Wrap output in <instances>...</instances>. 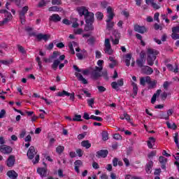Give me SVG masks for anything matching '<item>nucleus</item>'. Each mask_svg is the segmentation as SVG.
Here are the masks:
<instances>
[{"instance_id": "19", "label": "nucleus", "mask_w": 179, "mask_h": 179, "mask_svg": "<svg viewBox=\"0 0 179 179\" xmlns=\"http://www.w3.org/2000/svg\"><path fill=\"white\" fill-rule=\"evenodd\" d=\"M74 164H75V166H74L75 171H76V173L79 174V173H80V171L79 170V167H82V166H83V162H82L81 160L78 159L75 161Z\"/></svg>"}, {"instance_id": "23", "label": "nucleus", "mask_w": 179, "mask_h": 179, "mask_svg": "<svg viewBox=\"0 0 179 179\" xmlns=\"http://www.w3.org/2000/svg\"><path fill=\"white\" fill-rule=\"evenodd\" d=\"M153 167V161L148 162L145 165V171L148 174L152 173V168Z\"/></svg>"}, {"instance_id": "48", "label": "nucleus", "mask_w": 179, "mask_h": 179, "mask_svg": "<svg viewBox=\"0 0 179 179\" xmlns=\"http://www.w3.org/2000/svg\"><path fill=\"white\" fill-rule=\"evenodd\" d=\"M52 5H62V0H52Z\"/></svg>"}, {"instance_id": "2", "label": "nucleus", "mask_w": 179, "mask_h": 179, "mask_svg": "<svg viewBox=\"0 0 179 179\" xmlns=\"http://www.w3.org/2000/svg\"><path fill=\"white\" fill-rule=\"evenodd\" d=\"M104 61L99 60L97 62V65L99 66H95V69L92 70L91 73V78L93 80H99V78H101V71H103V64Z\"/></svg>"}, {"instance_id": "8", "label": "nucleus", "mask_w": 179, "mask_h": 179, "mask_svg": "<svg viewBox=\"0 0 179 179\" xmlns=\"http://www.w3.org/2000/svg\"><path fill=\"white\" fill-rule=\"evenodd\" d=\"M105 48L104 52L105 54H108V55H113V50L111 48V43H110V39L106 38L105 39Z\"/></svg>"}, {"instance_id": "15", "label": "nucleus", "mask_w": 179, "mask_h": 179, "mask_svg": "<svg viewBox=\"0 0 179 179\" xmlns=\"http://www.w3.org/2000/svg\"><path fill=\"white\" fill-rule=\"evenodd\" d=\"M15 163H16V159H15L13 155H10L6 160V166L8 167H13Z\"/></svg>"}, {"instance_id": "39", "label": "nucleus", "mask_w": 179, "mask_h": 179, "mask_svg": "<svg viewBox=\"0 0 179 179\" xmlns=\"http://www.w3.org/2000/svg\"><path fill=\"white\" fill-rule=\"evenodd\" d=\"M159 118H162L163 120H170V117L167 115L166 113H162L159 115Z\"/></svg>"}, {"instance_id": "31", "label": "nucleus", "mask_w": 179, "mask_h": 179, "mask_svg": "<svg viewBox=\"0 0 179 179\" xmlns=\"http://www.w3.org/2000/svg\"><path fill=\"white\" fill-rule=\"evenodd\" d=\"M131 85L133 86V94L134 96H136V94H138V90H139L138 85H136L135 83H132Z\"/></svg>"}, {"instance_id": "47", "label": "nucleus", "mask_w": 179, "mask_h": 179, "mask_svg": "<svg viewBox=\"0 0 179 179\" xmlns=\"http://www.w3.org/2000/svg\"><path fill=\"white\" fill-rule=\"evenodd\" d=\"M87 43L90 45H93L94 44V37L92 36L89 39H87Z\"/></svg>"}, {"instance_id": "55", "label": "nucleus", "mask_w": 179, "mask_h": 179, "mask_svg": "<svg viewBox=\"0 0 179 179\" xmlns=\"http://www.w3.org/2000/svg\"><path fill=\"white\" fill-rule=\"evenodd\" d=\"M5 115H6V110H5V109H2L0 111V119L3 118V117H5Z\"/></svg>"}, {"instance_id": "16", "label": "nucleus", "mask_w": 179, "mask_h": 179, "mask_svg": "<svg viewBox=\"0 0 179 179\" xmlns=\"http://www.w3.org/2000/svg\"><path fill=\"white\" fill-rule=\"evenodd\" d=\"M134 31H137V33H140V34H143L144 33H146V27L136 24L134 25Z\"/></svg>"}, {"instance_id": "53", "label": "nucleus", "mask_w": 179, "mask_h": 179, "mask_svg": "<svg viewBox=\"0 0 179 179\" xmlns=\"http://www.w3.org/2000/svg\"><path fill=\"white\" fill-rule=\"evenodd\" d=\"M87 103L90 107H93V104H94V99H87Z\"/></svg>"}, {"instance_id": "25", "label": "nucleus", "mask_w": 179, "mask_h": 179, "mask_svg": "<svg viewBox=\"0 0 179 179\" xmlns=\"http://www.w3.org/2000/svg\"><path fill=\"white\" fill-rule=\"evenodd\" d=\"M37 173L41 176V177L47 176V169L45 168H38Z\"/></svg>"}, {"instance_id": "57", "label": "nucleus", "mask_w": 179, "mask_h": 179, "mask_svg": "<svg viewBox=\"0 0 179 179\" xmlns=\"http://www.w3.org/2000/svg\"><path fill=\"white\" fill-rule=\"evenodd\" d=\"M154 156H156V151H151L150 153L148 154V159H152Z\"/></svg>"}, {"instance_id": "45", "label": "nucleus", "mask_w": 179, "mask_h": 179, "mask_svg": "<svg viewBox=\"0 0 179 179\" xmlns=\"http://www.w3.org/2000/svg\"><path fill=\"white\" fill-rule=\"evenodd\" d=\"M59 55H61V52L58 51H54L52 55L51 56V58L54 59L55 58H57Z\"/></svg>"}, {"instance_id": "18", "label": "nucleus", "mask_w": 179, "mask_h": 179, "mask_svg": "<svg viewBox=\"0 0 179 179\" xmlns=\"http://www.w3.org/2000/svg\"><path fill=\"white\" fill-rule=\"evenodd\" d=\"M108 155V150H101L96 152V157L100 158L103 157V159L107 157Z\"/></svg>"}, {"instance_id": "6", "label": "nucleus", "mask_w": 179, "mask_h": 179, "mask_svg": "<svg viewBox=\"0 0 179 179\" xmlns=\"http://www.w3.org/2000/svg\"><path fill=\"white\" fill-rule=\"evenodd\" d=\"M29 10V6H25L22 8V10L19 12L20 19L21 20L22 24H24L26 23V14Z\"/></svg>"}, {"instance_id": "1", "label": "nucleus", "mask_w": 179, "mask_h": 179, "mask_svg": "<svg viewBox=\"0 0 179 179\" xmlns=\"http://www.w3.org/2000/svg\"><path fill=\"white\" fill-rule=\"evenodd\" d=\"M77 10L80 16H84L87 24H90V26H85V31H90V30H93V27L92 24L94 23V13L89 12V10H87V8H86L85 6L79 7L77 8Z\"/></svg>"}, {"instance_id": "62", "label": "nucleus", "mask_w": 179, "mask_h": 179, "mask_svg": "<svg viewBox=\"0 0 179 179\" xmlns=\"http://www.w3.org/2000/svg\"><path fill=\"white\" fill-rule=\"evenodd\" d=\"M161 99L162 100H166L167 99V92H164L162 94H161Z\"/></svg>"}, {"instance_id": "58", "label": "nucleus", "mask_w": 179, "mask_h": 179, "mask_svg": "<svg viewBox=\"0 0 179 179\" xmlns=\"http://www.w3.org/2000/svg\"><path fill=\"white\" fill-rule=\"evenodd\" d=\"M154 29H155V30H162L163 29V27H162V26H160L159 24L155 23L154 24Z\"/></svg>"}, {"instance_id": "54", "label": "nucleus", "mask_w": 179, "mask_h": 179, "mask_svg": "<svg viewBox=\"0 0 179 179\" xmlns=\"http://www.w3.org/2000/svg\"><path fill=\"white\" fill-rule=\"evenodd\" d=\"M173 40H178L179 39V34L177 33H173L171 35Z\"/></svg>"}, {"instance_id": "40", "label": "nucleus", "mask_w": 179, "mask_h": 179, "mask_svg": "<svg viewBox=\"0 0 179 179\" xmlns=\"http://www.w3.org/2000/svg\"><path fill=\"white\" fill-rule=\"evenodd\" d=\"M159 163H161V164H166V163H167V158H166L163 156H160L159 157Z\"/></svg>"}, {"instance_id": "49", "label": "nucleus", "mask_w": 179, "mask_h": 179, "mask_svg": "<svg viewBox=\"0 0 179 179\" xmlns=\"http://www.w3.org/2000/svg\"><path fill=\"white\" fill-rule=\"evenodd\" d=\"M151 5L154 9H160V6L157 3H155V0L151 1Z\"/></svg>"}, {"instance_id": "46", "label": "nucleus", "mask_w": 179, "mask_h": 179, "mask_svg": "<svg viewBox=\"0 0 179 179\" xmlns=\"http://www.w3.org/2000/svg\"><path fill=\"white\" fill-rule=\"evenodd\" d=\"M47 5V1H45V0H41L38 3V6L39 8H43V6H46Z\"/></svg>"}, {"instance_id": "50", "label": "nucleus", "mask_w": 179, "mask_h": 179, "mask_svg": "<svg viewBox=\"0 0 179 179\" xmlns=\"http://www.w3.org/2000/svg\"><path fill=\"white\" fill-rule=\"evenodd\" d=\"M113 138L116 141H121V139H122V136H121L120 134H115L113 135Z\"/></svg>"}, {"instance_id": "5", "label": "nucleus", "mask_w": 179, "mask_h": 179, "mask_svg": "<svg viewBox=\"0 0 179 179\" xmlns=\"http://www.w3.org/2000/svg\"><path fill=\"white\" fill-rule=\"evenodd\" d=\"M0 13L4 14L5 16V18L3 20V21H0V26H3V24L9 23V22H10V20H12V19L13 18V16H12V13L5 9L0 10Z\"/></svg>"}, {"instance_id": "21", "label": "nucleus", "mask_w": 179, "mask_h": 179, "mask_svg": "<svg viewBox=\"0 0 179 179\" xmlns=\"http://www.w3.org/2000/svg\"><path fill=\"white\" fill-rule=\"evenodd\" d=\"M156 143V138L154 137H150L149 140L147 141V145L149 149H153V146Z\"/></svg>"}, {"instance_id": "17", "label": "nucleus", "mask_w": 179, "mask_h": 179, "mask_svg": "<svg viewBox=\"0 0 179 179\" xmlns=\"http://www.w3.org/2000/svg\"><path fill=\"white\" fill-rule=\"evenodd\" d=\"M49 22H53L54 23H58L61 22V16L58 14H52L49 17Z\"/></svg>"}, {"instance_id": "34", "label": "nucleus", "mask_w": 179, "mask_h": 179, "mask_svg": "<svg viewBox=\"0 0 179 179\" xmlns=\"http://www.w3.org/2000/svg\"><path fill=\"white\" fill-rule=\"evenodd\" d=\"M113 27H114V22H111V21L108 22V20H106V29L111 30Z\"/></svg>"}, {"instance_id": "42", "label": "nucleus", "mask_w": 179, "mask_h": 179, "mask_svg": "<svg viewBox=\"0 0 179 179\" xmlns=\"http://www.w3.org/2000/svg\"><path fill=\"white\" fill-rule=\"evenodd\" d=\"M73 121H74V122L82 121V115H75L74 117L73 118Z\"/></svg>"}, {"instance_id": "26", "label": "nucleus", "mask_w": 179, "mask_h": 179, "mask_svg": "<svg viewBox=\"0 0 179 179\" xmlns=\"http://www.w3.org/2000/svg\"><path fill=\"white\" fill-rule=\"evenodd\" d=\"M49 12H62L64 10V8L62 7H58L57 6H53L52 7H50L48 8Z\"/></svg>"}, {"instance_id": "9", "label": "nucleus", "mask_w": 179, "mask_h": 179, "mask_svg": "<svg viewBox=\"0 0 179 179\" xmlns=\"http://www.w3.org/2000/svg\"><path fill=\"white\" fill-rule=\"evenodd\" d=\"M110 86L112 89H114L116 92H119L120 87L124 86V79L121 78L118 80L117 82H112Z\"/></svg>"}, {"instance_id": "52", "label": "nucleus", "mask_w": 179, "mask_h": 179, "mask_svg": "<svg viewBox=\"0 0 179 179\" xmlns=\"http://www.w3.org/2000/svg\"><path fill=\"white\" fill-rule=\"evenodd\" d=\"M160 16V13H156L154 15V20H157L158 23H160V20H159V17Z\"/></svg>"}, {"instance_id": "14", "label": "nucleus", "mask_w": 179, "mask_h": 179, "mask_svg": "<svg viewBox=\"0 0 179 179\" xmlns=\"http://www.w3.org/2000/svg\"><path fill=\"white\" fill-rule=\"evenodd\" d=\"M141 73L144 75H152L153 73V69L149 66H144L141 68Z\"/></svg>"}, {"instance_id": "38", "label": "nucleus", "mask_w": 179, "mask_h": 179, "mask_svg": "<svg viewBox=\"0 0 179 179\" xmlns=\"http://www.w3.org/2000/svg\"><path fill=\"white\" fill-rule=\"evenodd\" d=\"M102 139L103 141H108V132L106 131L102 132Z\"/></svg>"}, {"instance_id": "51", "label": "nucleus", "mask_w": 179, "mask_h": 179, "mask_svg": "<svg viewBox=\"0 0 179 179\" xmlns=\"http://www.w3.org/2000/svg\"><path fill=\"white\" fill-rule=\"evenodd\" d=\"M97 89H98L99 93H103V92H106V90H107V89H106V87H104L103 86H98Z\"/></svg>"}, {"instance_id": "7", "label": "nucleus", "mask_w": 179, "mask_h": 179, "mask_svg": "<svg viewBox=\"0 0 179 179\" xmlns=\"http://www.w3.org/2000/svg\"><path fill=\"white\" fill-rule=\"evenodd\" d=\"M57 96L59 97H64L66 96V97H70L69 100H71V101H75V92L69 93L65 90H63L62 92H59L57 93Z\"/></svg>"}, {"instance_id": "11", "label": "nucleus", "mask_w": 179, "mask_h": 179, "mask_svg": "<svg viewBox=\"0 0 179 179\" xmlns=\"http://www.w3.org/2000/svg\"><path fill=\"white\" fill-rule=\"evenodd\" d=\"M12 150H13L12 147L9 145H0V152L3 153V155H10V153H12Z\"/></svg>"}, {"instance_id": "35", "label": "nucleus", "mask_w": 179, "mask_h": 179, "mask_svg": "<svg viewBox=\"0 0 179 179\" xmlns=\"http://www.w3.org/2000/svg\"><path fill=\"white\" fill-rule=\"evenodd\" d=\"M64 150H65V147H64L62 145H59L56 148V152L59 155H61V153H62V152H64Z\"/></svg>"}, {"instance_id": "20", "label": "nucleus", "mask_w": 179, "mask_h": 179, "mask_svg": "<svg viewBox=\"0 0 179 179\" xmlns=\"http://www.w3.org/2000/svg\"><path fill=\"white\" fill-rule=\"evenodd\" d=\"M75 76L78 78V80L81 82L83 85H87V80L83 78V76L80 74V73H75Z\"/></svg>"}, {"instance_id": "24", "label": "nucleus", "mask_w": 179, "mask_h": 179, "mask_svg": "<svg viewBox=\"0 0 179 179\" xmlns=\"http://www.w3.org/2000/svg\"><path fill=\"white\" fill-rule=\"evenodd\" d=\"M124 62L126 64V66H129L131 65V59H132V54L128 53L125 56Z\"/></svg>"}, {"instance_id": "41", "label": "nucleus", "mask_w": 179, "mask_h": 179, "mask_svg": "<svg viewBox=\"0 0 179 179\" xmlns=\"http://www.w3.org/2000/svg\"><path fill=\"white\" fill-rule=\"evenodd\" d=\"M174 142L177 146V148H179V143H178V133H175V136L173 137Z\"/></svg>"}, {"instance_id": "13", "label": "nucleus", "mask_w": 179, "mask_h": 179, "mask_svg": "<svg viewBox=\"0 0 179 179\" xmlns=\"http://www.w3.org/2000/svg\"><path fill=\"white\" fill-rule=\"evenodd\" d=\"M114 16H115V14H114V10H113V8H111V6H108L107 8L108 22H111L114 19Z\"/></svg>"}, {"instance_id": "4", "label": "nucleus", "mask_w": 179, "mask_h": 179, "mask_svg": "<svg viewBox=\"0 0 179 179\" xmlns=\"http://www.w3.org/2000/svg\"><path fill=\"white\" fill-rule=\"evenodd\" d=\"M159 54V52L155 49L148 48L147 50V62L150 66H153L155 61L156 60V55Z\"/></svg>"}, {"instance_id": "60", "label": "nucleus", "mask_w": 179, "mask_h": 179, "mask_svg": "<svg viewBox=\"0 0 179 179\" xmlns=\"http://www.w3.org/2000/svg\"><path fill=\"white\" fill-rule=\"evenodd\" d=\"M83 33V29H78L74 30V34H82Z\"/></svg>"}, {"instance_id": "61", "label": "nucleus", "mask_w": 179, "mask_h": 179, "mask_svg": "<svg viewBox=\"0 0 179 179\" xmlns=\"http://www.w3.org/2000/svg\"><path fill=\"white\" fill-rule=\"evenodd\" d=\"M172 32L173 33H179V25L176 27H172Z\"/></svg>"}, {"instance_id": "64", "label": "nucleus", "mask_w": 179, "mask_h": 179, "mask_svg": "<svg viewBox=\"0 0 179 179\" xmlns=\"http://www.w3.org/2000/svg\"><path fill=\"white\" fill-rule=\"evenodd\" d=\"M86 135H87L86 132H84V133H83L81 134H79L78 136V139H80H80H83L85 138V136H86Z\"/></svg>"}, {"instance_id": "44", "label": "nucleus", "mask_w": 179, "mask_h": 179, "mask_svg": "<svg viewBox=\"0 0 179 179\" xmlns=\"http://www.w3.org/2000/svg\"><path fill=\"white\" fill-rule=\"evenodd\" d=\"M1 64H3V65H10L13 62L12 59L10 60H1Z\"/></svg>"}, {"instance_id": "56", "label": "nucleus", "mask_w": 179, "mask_h": 179, "mask_svg": "<svg viewBox=\"0 0 179 179\" xmlns=\"http://www.w3.org/2000/svg\"><path fill=\"white\" fill-rule=\"evenodd\" d=\"M123 162H124L126 167H129L130 163H129V159H128V158H124Z\"/></svg>"}, {"instance_id": "10", "label": "nucleus", "mask_w": 179, "mask_h": 179, "mask_svg": "<svg viewBox=\"0 0 179 179\" xmlns=\"http://www.w3.org/2000/svg\"><path fill=\"white\" fill-rule=\"evenodd\" d=\"M64 59H65V55H60L59 59H55L51 66L52 69L57 71L58 69V65H59L61 61H64Z\"/></svg>"}, {"instance_id": "43", "label": "nucleus", "mask_w": 179, "mask_h": 179, "mask_svg": "<svg viewBox=\"0 0 179 179\" xmlns=\"http://www.w3.org/2000/svg\"><path fill=\"white\" fill-rule=\"evenodd\" d=\"M91 120H94V121H99L100 122H101V121H103V117H100L94 116V115H92Z\"/></svg>"}, {"instance_id": "36", "label": "nucleus", "mask_w": 179, "mask_h": 179, "mask_svg": "<svg viewBox=\"0 0 179 179\" xmlns=\"http://www.w3.org/2000/svg\"><path fill=\"white\" fill-rule=\"evenodd\" d=\"M148 84L150 85V87H151V89H153V88L156 87L157 81H156V80L152 81V80L150 79V83H148Z\"/></svg>"}, {"instance_id": "32", "label": "nucleus", "mask_w": 179, "mask_h": 179, "mask_svg": "<svg viewBox=\"0 0 179 179\" xmlns=\"http://www.w3.org/2000/svg\"><path fill=\"white\" fill-rule=\"evenodd\" d=\"M95 16L97 20H99V22H101V20H103V18L104 17V15H103V13L100 11L96 12Z\"/></svg>"}, {"instance_id": "63", "label": "nucleus", "mask_w": 179, "mask_h": 179, "mask_svg": "<svg viewBox=\"0 0 179 179\" xmlns=\"http://www.w3.org/2000/svg\"><path fill=\"white\" fill-rule=\"evenodd\" d=\"M31 141V136H30V134L27 135L25 138H24V142H28L30 143V141Z\"/></svg>"}, {"instance_id": "30", "label": "nucleus", "mask_w": 179, "mask_h": 179, "mask_svg": "<svg viewBox=\"0 0 179 179\" xmlns=\"http://www.w3.org/2000/svg\"><path fill=\"white\" fill-rule=\"evenodd\" d=\"M73 45H76V42L73 41L72 43H69V48L70 49V52L74 55L75 50L73 49Z\"/></svg>"}, {"instance_id": "59", "label": "nucleus", "mask_w": 179, "mask_h": 179, "mask_svg": "<svg viewBox=\"0 0 179 179\" xmlns=\"http://www.w3.org/2000/svg\"><path fill=\"white\" fill-rule=\"evenodd\" d=\"M124 179H142V178H139V177H136V176H131L130 175H127L126 176H125V178Z\"/></svg>"}, {"instance_id": "3", "label": "nucleus", "mask_w": 179, "mask_h": 179, "mask_svg": "<svg viewBox=\"0 0 179 179\" xmlns=\"http://www.w3.org/2000/svg\"><path fill=\"white\" fill-rule=\"evenodd\" d=\"M32 31L33 28L30 27H27L25 28V31H27L29 33V37H36L38 41H41V40H44V41H48V39L50 38V35L43 34H38L37 35L36 32H33Z\"/></svg>"}, {"instance_id": "28", "label": "nucleus", "mask_w": 179, "mask_h": 179, "mask_svg": "<svg viewBox=\"0 0 179 179\" xmlns=\"http://www.w3.org/2000/svg\"><path fill=\"white\" fill-rule=\"evenodd\" d=\"M145 62H146V59H138L136 60V64L139 68H143V66H143L145 64Z\"/></svg>"}, {"instance_id": "33", "label": "nucleus", "mask_w": 179, "mask_h": 179, "mask_svg": "<svg viewBox=\"0 0 179 179\" xmlns=\"http://www.w3.org/2000/svg\"><path fill=\"white\" fill-rule=\"evenodd\" d=\"M17 50L19 51V52H20L21 54H22V55H26L27 52L26 50H24V48L20 45H17Z\"/></svg>"}, {"instance_id": "22", "label": "nucleus", "mask_w": 179, "mask_h": 179, "mask_svg": "<svg viewBox=\"0 0 179 179\" xmlns=\"http://www.w3.org/2000/svg\"><path fill=\"white\" fill-rule=\"evenodd\" d=\"M146 83H150V76L141 77L140 78V85H141V86H145Z\"/></svg>"}, {"instance_id": "37", "label": "nucleus", "mask_w": 179, "mask_h": 179, "mask_svg": "<svg viewBox=\"0 0 179 179\" xmlns=\"http://www.w3.org/2000/svg\"><path fill=\"white\" fill-rule=\"evenodd\" d=\"M123 115H124L125 120H127V121H129V122L131 125H134V123L131 121V116H129V115H128V113H127V112H124Z\"/></svg>"}, {"instance_id": "12", "label": "nucleus", "mask_w": 179, "mask_h": 179, "mask_svg": "<svg viewBox=\"0 0 179 179\" xmlns=\"http://www.w3.org/2000/svg\"><path fill=\"white\" fill-rule=\"evenodd\" d=\"M36 155H37V152H36V149L34 148V146H31L29 148L28 152L27 153V156L28 159H29V160H33Z\"/></svg>"}, {"instance_id": "27", "label": "nucleus", "mask_w": 179, "mask_h": 179, "mask_svg": "<svg viewBox=\"0 0 179 179\" xmlns=\"http://www.w3.org/2000/svg\"><path fill=\"white\" fill-rule=\"evenodd\" d=\"M7 176L8 177H9V178L11 179H16L17 178V173H16V171H8L7 172Z\"/></svg>"}, {"instance_id": "29", "label": "nucleus", "mask_w": 179, "mask_h": 179, "mask_svg": "<svg viewBox=\"0 0 179 179\" xmlns=\"http://www.w3.org/2000/svg\"><path fill=\"white\" fill-rule=\"evenodd\" d=\"M81 146L83 148H85L86 149H90V148H92V144L89 142V141H83L81 142Z\"/></svg>"}]
</instances>
